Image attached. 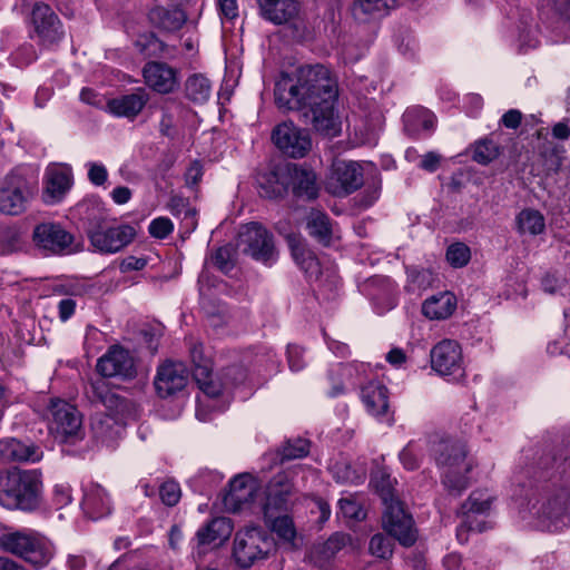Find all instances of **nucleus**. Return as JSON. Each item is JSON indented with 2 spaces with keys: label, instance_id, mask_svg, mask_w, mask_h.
I'll list each match as a JSON object with an SVG mask.
<instances>
[{
  "label": "nucleus",
  "instance_id": "aec40b11",
  "mask_svg": "<svg viewBox=\"0 0 570 570\" xmlns=\"http://www.w3.org/2000/svg\"><path fill=\"white\" fill-rule=\"evenodd\" d=\"M97 371L105 377L132 379L135 361L129 351L120 346L110 347L97 362Z\"/></svg>",
  "mask_w": 570,
  "mask_h": 570
},
{
  "label": "nucleus",
  "instance_id": "f257e3e1",
  "mask_svg": "<svg viewBox=\"0 0 570 570\" xmlns=\"http://www.w3.org/2000/svg\"><path fill=\"white\" fill-rule=\"evenodd\" d=\"M279 109L297 111L304 124L317 132L335 137L341 124L335 111L338 97L337 81L322 65H306L292 73L283 72L274 88Z\"/></svg>",
  "mask_w": 570,
  "mask_h": 570
},
{
  "label": "nucleus",
  "instance_id": "c03bdc74",
  "mask_svg": "<svg viewBox=\"0 0 570 570\" xmlns=\"http://www.w3.org/2000/svg\"><path fill=\"white\" fill-rule=\"evenodd\" d=\"M135 47L145 57H157L164 51V43L153 32L139 35Z\"/></svg>",
  "mask_w": 570,
  "mask_h": 570
},
{
  "label": "nucleus",
  "instance_id": "c85d7f7f",
  "mask_svg": "<svg viewBox=\"0 0 570 570\" xmlns=\"http://www.w3.org/2000/svg\"><path fill=\"white\" fill-rule=\"evenodd\" d=\"M41 456L42 452L33 444L13 438L0 440V458L4 461L37 462Z\"/></svg>",
  "mask_w": 570,
  "mask_h": 570
},
{
  "label": "nucleus",
  "instance_id": "13d9d810",
  "mask_svg": "<svg viewBox=\"0 0 570 570\" xmlns=\"http://www.w3.org/2000/svg\"><path fill=\"white\" fill-rule=\"evenodd\" d=\"M88 168V179L95 186H102L108 178L107 168L100 164L90 161L87 165Z\"/></svg>",
  "mask_w": 570,
  "mask_h": 570
},
{
  "label": "nucleus",
  "instance_id": "37998d69",
  "mask_svg": "<svg viewBox=\"0 0 570 570\" xmlns=\"http://www.w3.org/2000/svg\"><path fill=\"white\" fill-rule=\"evenodd\" d=\"M407 288L412 292L424 291L431 287L435 281L433 273L426 268H407Z\"/></svg>",
  "mask_w": 570,
  "mask_h": 570
},
{
  "label": "nucleus",
  "instance_id": "4c0bfd02",
  "mask_svg": "<svg viewBox=\"0 0 570 570\" xmlns=\"http://www.w3.org/2000/svg\"><path fill=\"white\" fill-rule=\"evenodd\" d=\"M517 227L520 234L537 236L546 230L544 216L537 209L527 208L517 216Z\"/></svg>",
  "mask_w": 570,
  "mask_h": 570
},
{
  "label": "nucleus",
  "instance_id": "a19ab883",
  "mask_svg": "<svg viewBox=\"0 0 570 570\" xmlns=\"http://www.w3.org/2000/svg\"><path fill=\"white\" fill-rule=\"evenodd\" d=\"M500 155V146L492 139L484 138L473 146L472 159L480 165H488Z\"/></svg>",
  "mask_w": 570,
  "mask_h": 570
},
{
  "label": "nucleus",
  "instance_id": "052dcab7",
  "mask_svg": "<svg viewBox=\"0 0 570 570\" xmlns=\"http://www.w3.org/2000/svg\"><path fill=\"white\" fill-rule=\"evenodd\" d=\"M194 379L197 382L199 389L207 396L217 397L220 395L223 387L220 384L215 383L212 380V372L207 373L206 376H204V379H199V377H194Z\"/></svg>",
  "mask_w": 570,
  "mask_h": 570
},
{
  "label": "nucleus",
  "instance_id": "e433bc0d",
  "mask_svg": "<svg viewBox=\"0 0 570 570\" xmlns=\"http://www.w3.org/2000/svg\"><path fill=\"white\" fill-rule=\"evenodd\" d=\"M265 519L272 532L275 533L279 540L294 546L297 532L292 515L288 513H277L273 514V517H265Z\"/></svg>",
  "mask_w": 570,
  "mask_h": 570
},
{
  "label": "nucleus",
  "instance_id": "a878e982",
  "mask_svg": "<svg viewBox=\"0 0 570 570\" xmlns=\"http://www.w3.org/2000/svg\"><path fill=\"white\" fill-rule=\"evenodd\" d=\"M148 100L149 96L146 90L139 88L131 94L109 99L107 109L116 117L134 119L141 112Z\"/></svg>",
  "mask_w": 570,
  "mask_h": 570
},
{
  "label": "nucleus",
  "instance_id": "0e129e2a",
  "mask_svg": "<svg viewBox=\"0 0 570 570\" xmlns=\"http://www.w3.org/2000/svg\"><path fill=\"white\" fill-rule=\"evenodd\" d=\"M311 512L318 513L320 517L317 522L322 525L324 524L331 517V508L330 504L323 500L322 498H313L311 499Z\"/></svg>",
  "mask_w": 570,
  "mask_h": 570
},
{
  "label": "nucleus",
  "instance_id": "58836bf2",
  "mask_svg": "<svg viewBox=\"0 0 570 570\" xmlns=\"http://www.w3.org/2000/svg\"><path fill=\"white\" fill-rule=\"evenodd\" d=\"M186 96L196 104L206 102L212 94L210 81L203 75L190 76L185 83Z\"/></svg>",
  "mask_w": 570,
  "mask_h": 570
},
{
  "label": "nucleus",
  "instance_id": "6e6d98bb",
  "mask_svg": "<svg viewBox=\"0 0 570 570\" xmlns=\"http://www.w3.org/2000/svg\"><path fill=\"white\" fill-rule=\"evenodd\" d=\"M400 460L407 470H415L420 466L419 449L415 443L410 442L400 453Z\"/></svg>",
  "mask_w": 570,
  "mask_h": 570
},
{
  "label": "nucleus",
  "instance_id": "ea45409f",
  "mask_svg": "<svg viewBox=\"0 0 570 570\" xmlns=\"http://www.w3.org/2000/svg\"><path fill=\"white\" fill-rule=\"evenodd\" d=\"M403 121L406 130L416 131L419 128L430 130L434 127V115L424 108H413L406 110L403 115Z\"/></svg>",
  "mask_w": 570,
  "mask_h": 570
},
{
  "label": "nucleus",
  "instance_id": "6e6552de",
  "mask_svg": "<svg viewBox=\"0 0 570 570\" xmlns=\"http://www.w3.org/2000/svg\"><path fill=\"white\" fill-rule=\"evenodd\" d=\"M36 193V185L12 170L0 180V212L17 216L27 210Z\"/></svg>",
  "mask_w": 570,
  "mask_h": 570
},
{
  "label": "nucleus",
  "instance_id": "f03ea898",
  "mask_svg": "<svg viewBox=\"0 0 570 570\" xmlns=\"http://www.w3.org/2000/svg\"><path fill=\"white\" fill-rule=\"evenodd\" d=\"M42 500V475L38 470L9 472L0 482V505L6 509L32 512Z\"/></svg>",
  "mask_w": 570,
  "mask_h": 570
},
{
  "label": "nucleus",
  "instance_id": "3c124183",
  "mask_svg": "<svg viewBox=\"0 0 570 570\" xmlns=\"http://www.w3.org/2000/svg\"><path fill=\"white\" fill-rule=\"evenodd\" d=\"M159 497L167 507L176 505L181 497L180 487L175 481H166L159 487Z\"/></svg>",
  "mask_w": 570,
  "mask_h": 570
},
{
  "label": "nucleus",
  "instance_id": "de8ad7c7",
  "mask_svg": "<svg viewBox=\"0 0 570 570\" xmlns=\"http://www.w3.org/2000/svg\"><path fill=\"white\" fill-rule=\"evenodd\" d=\"M309 452V442L305 439H294L287 441L281 451L282 461L294 460L307 455Z\"/></svg>",
  "mask_w": 570,
  "mask_h": 570
},
{
  "label": "nucleus",
  "instance_id": "680f3d73",
  "mask_svg": "<svg viewBox=\"0 0 570 570\" xmlns=\"http://www.w3.org/2000/svg\"><path fill=\"white\" fill-rule=\"evenodd\" d=\"M387 8V0H355L354 11L360 10L363 13H373Z\"/></svg>",
  "mask_w": 570,
  "mask_h": 570
},
{
  "label": "nucleus",
  "instance_id": "4be33fe9",
  "mask_svg": "<svg viewBox=\"0 0 570 570\" xmlns=\"http://www.w3.org/2000/svg\"><path fill=\"white\" fill-rule=\"evenodd\" d=\"M255 491L256 487L249 474L235 476L224 494V508L233 513L242 511L253 502Z\"/></svg>",
  "mask_w": 570,
  "mask_h": 570
},
{
  "label": "nucleus",
  "instance_id": "7c9ffc66",
  "mask_svg": "<svg viewBox=\"0 0 570 570\" xmlns=\"http://www.w3.org/2000/svg\"><path fill=\"white\" fill-rule=\"evenodd\" d=\"M233 532V524L228 518H214L196 532L198 548L203 546H219L226 541Z\"/></svg>",
  "mask_w": 570,
  "mask_h": 570
},
{
  "label": "nucleus",
  "instance_id": "c756f323",
  "mask_svg": "<svg viewBox=\"0 0 570 570\" xmlns=\"http://www.w3.org/2000/svg\"><path fill=\"white\" fill-rule=\"evenodd\" d=\"M149 22L165 32L179 30L187 21V14L178 7L165 8L156 6L148 12Z\"/></svg>",
  "mask_w": 570,
  "mask_h": 570
},
{
  "label": "nucleus",
  "instance_id": "5fc2aeb1",
  "mask_svg": "<svg viewBox=\"0 0 570 570\" xmlns=\"http://www.w3.org/2000/svg\"><path fill=\"white\" fill-rule=\"evenodd\" d=\"M174 229L171 220L167 217H158L150 222L149 234L156 238H166Z\"/></svg>",
  "mask_w": 570,
  "mask_h": 570
},
{
  "label": "nucleus",
  "instance_id": "f3484780",
  "mask_svg": "<svg viewBox=\"0 0 570 570\" xmlns=\"http://www.w3.org/2000/svg\"><path fill=\"white\" fill-rule=\"evenodd\" d=\"M31 23L39 41L47 47L57 45L65 36L61 21L46 3H36L31 11Z\"/></svg>",
  "mask_w": 570,
  "mask_h": 570
},
{
  "label": "nucleus",
  "instance_id": "39448f33",
  "mask_svg": "<svg viewBox=\"0 0 570 570\" xmlns=\"http://www.w3.org/2000/svg\"><path fill=\"white\" fill-rule=\"evenodd\" d=\"M91 391L95 400L100 402L114 415L96 417L92 421L91 426L97 438L104 440L111 436V429L118 420L136 416V403L114 392L104 380L94 382Z\"/></svg>",
  "mask_w": 570,
  "mask_h": 570
},
{
  "label": "nucleus",
  "instance_id": "09e8293b",
  "mask_svg": "<svg viewBox=\"0 0 570 570\" xmlns=\"http://www.w3.org/2000/svg\"><path fill=\"white\" fill-rule=\"evenodd\" d=\"M170 213L175 216L184 215V219L190 218V226H196V210L191 208L184 197L173 196L168 203Z\"/></svg>",
  "mask_w": 570,
  "mask_h": 570
},
{
  "label": "nucleus",
  "instance_id": "412c9836",
  "mask_svg": "<svg viewBox=\"0 0 570 570\" xmlns=\"http://www.w3.org/2000/svg\"><path fill=\"white\" fill-rule=\"evenodd\" d=\"M136 230L130 225H118L90 234L91 244L102 253H116L134 239Z\"/></svg>",
  "mask_w": 570,
  "mask_h": 570
},
{
  "label": "nucleus",
  "instance_id": "6ab92c4d",
  "mask_svg": "<svg viewBox=\"0 0 570 570\" xmlns=\"http://www.w3.org/2000/svg\"><path fill=\"white\" fill-rule=\"evenodd\" d=\"M189 371L181 362L167 361L157 370L155 387L160 397L175 395L187 385Z\"/></svg>",
  "mask_w": 570,
  "mask_h": 570
},
{
  "label": "nucleus",
  "instance_id": "cd10ccee",
  "mask_svg": "<svg viewBox=\"0 0 570 570\" xmlns=\"http://www.w3.org/2000/svg\"><path fill=\"white\" fill-rule=\"evenodd\" d=\"M289 173V184L293 193L297 197L314 199L318 195V185L316 174L301 165H287Z\"/></svg>",
  "mask_w": 570,
  "mask_h": 570
},
{
  "label": "nucleus",
  "instance_id": "0eeeda50",
  "mask_svg": "<svg viewBox=\"0 0 570 570\" xmlns=\"http://www.w3.org/2000/svg\"><path fill=\"white\" fill-rule=\"evenodd\" d=\"M47 420L50 434L61 443L72 442L82 435L80 412L76 406L63 400L55 399L50 401Z\"/></svg>",
  "mask_w": 570,
  "mask_h": 570
},
{
  "label": "nucleus",
  "instance_id": "338daca9",
  "mask_svg": "<svg viewBox=\"0 0 570 570\" xmlns=\"http://www.w3.org/2000/svg\"><path fill=\"white\" fill-rule=\"evenodd\" d=\"M220 14L228 19L234 20L238 17V7L236 0H217Z\"/></svg>",
  "mask_w": 570,
  "mask_h": 570
},
{
  "label": "nucleus",
  "instance_id": "c9c22d12",
  "mask_svg": "<svg viewBox=\"0 0 570 570\" xmlns=\"http://www.w3.org/2000/svg\"><path fill=\"white\" fill-rule=\"evenodd\" d=\"M288 244L295 262L308 277L317 278L321 274L318 259L296 237H289Z\"/></svg>",
  "mask_w": 570,
  "mask_h": 570
},
{
  "label": "nucleus",
  "instance_id": "a18cd8bd",
  "mask_svg": "<svg viewBox=\"0 0 570 570\" xmlns=\"http://www.w3.org/2000/svg\"><path fill=\"white\" fill-rule=\"evenodd\" d=\"M190 358L194 365V377L204 379L207 373L212 372V361L209 357L205 356L202 344H195L190 348Z\"/></svg>",
  "mask_w": 570,
  "mask_h": 570
},
{
  "label": "nucleus",
  "instance_id": "a211bd4d",
  "mask_svg": "<svg viewBox=\"0 0 570 570\" xmlns=\"http://www.w3.org/2000/svg\"><path fill=\"white\" fill-rule=\"evenodd\" d=\"M541 525L549 531H560L570 524V494L564 491L547 499L538 511Z\"/></svg>",
  "mask_w": 570,
  "mask_h": 570
},
{
  "label": "nucleus",
  "instance_id": "9b49d317",
  "mask_svg": "<svg viewBox=\"0 0 570 570\" xmlns=\"http://www.w3.org/2000/svg\"><path fill=\"white\" fill-rule=\"evenodd\" d=\"M296 469L278 472L268 482L266 488V502L264 504V517L287 512L293 507L294 476Z\"/></svg>",
  "mask_w": 570,
  "mask_h": 570
},
{
  "label": "nucleus",
  "instance_id": "8fccbe9b",
  "mask_svg": "<svg viewBox=\"0 0 570 570\" xmlns=\"http://www.w3.org/2000/svg\"><path fill=\"white\" fill-rule=\"evenodd\" d=\"M340 513L351 520L361 521L365 519L366 512L363 507L352 497L342 498L338 501Z\"/></svg>",
  "mask_w": 570,
  "mask_h": 570
},
{
  "label": "nucleus",
  "instance_id": "bf43d9fd",
  "mask_svg": "<svg viewBox=\"0 0 570 570\" xmlns=\"http://www.w3.org/2000/svg\"><path fill=\"white\" fill-rule=\"evenodd\" d=\"M72 501L71 487L68 483H57L53 487V502L58 508H63Z\"/></svg>",
  "mask_w": 570,
  "mask_h": 570
},
{
  "label": "nucleus",
  "instance_id": "49530a36",
  "mask_svg": "<svg viewBox=\"0 0 570 570\" xmlns=\"http://www.w3.org/2000/svg\"><path fill=\"white\" fill-rule=\"evenodd\" d=\"M445 256L452 267L461 268L470 262L471 250L463 243H454L448 247Z\"/></svg>",
  "mask_w": 570,
  "mask_h": 570
},
{
  "label": "nucleus",
  "instance_id": "bb28decb",
  "mask_svg": "<svg viewBox=\"0 0 570 570\" xmlns=\"http://www.w3.org/2000/svg\"><path fill=\"white\" fill-rule=\"evenodd\" d=\"M81 508L90 519L98 520L110 514L111 501L101 485L89 483L83 489Z\"/></svg>",
  "mask_w": 570,
  "mask_h": 570
},
{
  "label": "nucleus",
  "instance_id": "774afa93",
  "mask_svg": "<svg viewBox=\"0 0 570 570\" xmlns=\"http://www.w3.org/2000/svg\"><path fill=\"white\" fill-rule=\"evenodd\" d=\"M522 120V114L518 109L508 110L501 118V124L509 129H517Z\"/></svg>",
  "mask_w": 570,
  "mask_h": 570
},
{
  "label": "nucleus",
  "instance_id": "f704fd0d",
  "mask_svg": "<svg viewBox=\"0 0 570 570\" xmlns=\"http://www.w3.org/2000/svg\"><path fill=\"white\" fill-rule=\"evenodd\" d=\"M492 504V498L484 491H474L470 494L468 500L462 504L461 512L466 519L471 513L483 514L487 513ZM470 531L482 532L484 527L481 524L473 525L469 520L465 521Z\"/></svg>",
  "mask_w": 570,
  "mask_h": 570
},
{
  "label": "nucleus",
  "instance_id": "ddd939ff",
  "mask_svg": "<svg viewBox=\"0 0 570 570\" xmlns=\"http://www.w3.org/2000/svg\"><path fill=\"white\" fill-rule=\"evenodd\" d=\"M272 139L277 148L292 158H302L312 148L309 134L292 121L276 126L272 132Z\"/></svg>",
  "mask_w": 570,
  "mask_h": 570
},
{
  "label": "nucleus",
  "instance_id": "7ed1b4c3",
  "mask_svg": "<svg viewBox=\"0 0 570 570\" xmlns=\"http://www.w3.org/2000/svg\"><path fill=\"white\" fill-rule=\"evenodd\" d=\"M431 451L438 466L443 470V485L450 494L460 495L469 485L466 474L472 470L465 445L456 440L441 439L433 442Z\"/></svg>",
  "mask_w": 570,
  "mask_h": 570
},
{
  "label": "nucleus",
  "instance_id": "e2e57ef3",
  "mask_svg": "<svg viewBox=\"0 0 570 570\" xmlns=\"http://www.w3.org/2000/svg\"><path fill=\"white\" fill-rule=\"evenodd\" d=\"M303 348L297 345H288L287 358L289 368L294 372L301 371L305 366L303 360Z\"/></svg>",
  "mask_w": 570,
  "mask_h": 570
},
{
  "label": "nucleus",
  "instance_id": "9d476101",
  "mask_svg": "<svg viewBox=\"0 0 570 570\" xmlns=\"http://www.w3.org/2000/svg\"><path fill=\"white\" fill-rule=\"evenodd\" d=\"M385 511L382 517L383 529L403 547H412L417 540V530L412 515L403 503L392 494L383 497Z\"/></svg>",
  "mask_w": 570,
  "mask_h": 570
},
{
  "label": "nucleus",
  "instance_id": "603ef678",
  "mask_svg": "<svg viewBox=\"0 0 570 570\" xmlns=\"http://www.w3.org/2000/svg\"><path fill=\"white\" fill-rule=\"evenodd\" d=\"M370 552L381 559H387L392 556L393 549L391 541L381 533H376L371 538Z\"/></svg>",
  "mask_w": 570,
  "mask_h": 570
},
{
  "label": "nucleus",
  "instance_id": "72a5a7b5",
  "mask_svg": "<svg viewBox=\"0 0 570 570\" xmlns=\"http://www.w3.org/2000/svg\"><path fill=\"white\" fill-rule=\"evenodd\" d=\"M308 235L323 246H330L334 237L333 223L330 216L320 209H312L306 216Z\"/></svg>",
  "mask_w": 570,
  "mask_h": 570
},
{
  "label": "nucleus",
  "instance_id": "4d7b16f0",
  "mask_svg": "<svg viewBox=\"0 0 570 570\" xmlns=\"http://www.w3.org/2000/svg\"><path fill=\"white\" fill-rule=\"evenodd\" d=\"M213 263L219 271L227 274L234 267L232 249L228 246H223L216 249L213 255Z\"/></svg>",
  "mask_w": 570,
  "mask_h": 570
},
{
  "label": "nucleus",
  "instance_id": "864d4df0",
  "mask_svg": "<svg viewBox=\"0 0 570 570\" xmlns=\"http://www.w3.org/2000/svg\"><path fill=\"white\" fill-rule=\"evenodd\" d=\"M348 541L350 537L347 534L334 533L323 544L322 551L327 558H331L335 556L340 550H342L347 544Z\"/></svg>",
  "mask_w": 570,
  "mask_h": 570
},
{
  "label": "nucleus",
  "instance_id": "79ce46f5",
  "mask_svg": "<svg viewBox=\"0 0 570 570\" xmlns=\"http://www.w3.org/2000/svg\"><path fill=\"white\" fill-rule=\"evenodd\" d=\"M24 242L21 233L16 227L0 228V254L7 255L21 250Z\"/></svg>",
  "mask_w": 570,
  "mask_h": 570
},
{
  "label": "nucleus",
  "instance_id": "f8f14e48",
  "mask_svg": "<svg viewBox=\"0 0 570 570\" xmlns=\"http://www.w3.org/2000/svg\"><path fill=\"white\" fill-rule=\"evenodd\" d=\"M243 252L257 262L272 264L275 261V247L272 235L259 224L250 223L239 233Z\"/></svg>",
  "mask_w": 570,
  "mask_h": 570
},
{
  "label": "nucleus",
  "instance_id": "dca6fc26",
  "mask_svg": "<svg viewBox=\"0 0 570 570\" xmlns=\"http://www.w3.org/2000/svg\"><path fill=\"white\" fill-rule=\"evenodd\" d=\"M431 366L440 375L462 376L463 355L460 344L454 340H442L430 353Z\"/></svg>",
  "mask_w": 570,
  "mask_h": 570
},
{
  "label": "nucleus",
  "instance_id": "b1692460",
  "mask_svg": "<svg viewBox=\"0 0 570 570\" xmlns=\"http://www.w3.org/2000/svg\"><path fill=\"white\" fill-rule=\"evenodd\" d=\"M142 76L146 85L159 94L173 92L178 87L177 71L164 62L146 63Z\"/></svg>",
  "mask_w": 570,
  "mask_h": 570
},
{
  "label": "nucleus",
  "instance_id": "1a4fd4ad",
  "mask_svg": "<svg viewBox=\"0 0 570 570\" xmlns=\"http://www.w3.org/2000/svg\"><path fill=\"white\" fill-rule=\"evenodd\" d=\"M274 548L273 540L259 528H246L236 532L233 556L242 568H249L264 559Z\"/></svg>",
  "mask_w": 570,
  "mask_h": 570
},
{
  "label": "nucleus",
  "instance_id": "393cba45",
  "mask_svg": "<svg viewBox=\"0 0 570 570\" xmlns=\"http://www.w3.org/2000/svg\"><path fill=\"white\" fill-rule=\"evenodd\" d=\"M261 14L274 24L294 23L299 14L296 0H258Z\"/></svg>",
  "mask_w": 570,
  "mask_h": 570
},
{
  "label": "nucleus",
  "instance_id": "2f4dec72",
  "mask_svg": "<svg viewBox=\"0 0 570 570\" xmlns=\"http://www.w3.org/2000/svg\"><path fill=\"white\" fill-rule=\"evenodd\" d=\"M361 399L370 414L374 416L386 414L389 410V392L381 382L371 381L362 386Z\"/></svg>",
  "mask_w": 570,
  "mask_h": 570
},
{
  "label": "nucleus",
  "instance_id": "69168bd1",
  "mask_svg": "<svg viewBox=\"0 0 570 570\" xmlns=\"http://www.w3.org/2000/svg\"><path fill=\"white\" fill-rule=\"evenodd\" d=\"M224 377L228 384L235 385L245 381L246 371L243 366L233 365L225 370Z\"/></svg>",
  "mask_w": 570,
  "mask_h": 570
},
{
  "label": "nucleus",
  "instance_id": "423d86ee",
  "mask_svg": "<svg viewBox=\"0 0 570 570\" xmlns=\"http://www.w3.org/2000/svg\"><path fill=\"white\" fill-rule=\"evenodd\" d=\"M32 244L43 256L69 255L79 249V243L60 223L43 222L32 230Z\"/></svg>",
  "mask_w": 570,
  "mask_h": 570
},
{
  "label": "nucleus",
  "instance_id": "2eb2a0df",
  "mask_svg": "<svg viewBox=\"0 0 570 570\" xmlns=\"http://www.w3.org/2000/svg\"><path fill=\"white\" fill-rule=\"evenodd\" d=\"M41 198L46 205L61 203L73 185L71 167L67 165H50L47 167L42 180Z\"/></svg>",
  "mask_w": 570,
  "mask_h": 570
},
{
  "label": "nucleus",
  "instance_id": "20e7f679",
  "mask_svg": "<svg viewBox=\"0 0 570 570\" xmlns=\"http://www.w3.org/2000/svg\"><path fill=\"white\" fill-rule=\"evenodd\" d=\"M0 548L37 568L47 566L53 556L50 541L31 529L8 530L1 533Z\"/></svg>",
  "mask_w": 570,
  "mask_h": 570
},
{
  "label": "nucleus",
  "instance_id": "4468645a",
  "mask_svg": "<svg viewBox=\"0 0 570 570\" xmlns=\"http://www.w3.org/2000/svg\"><path fill=\"white\" fill-rule=\"evenodd\" d=\"M363 185L362 167L355 161L338 160L332 166L326 189L334 196H345Z\"/></svg>",
  "mask_w": 570,
  "mask_h": 570
},
{
  "label": "nucleus",
  "instance_id": "473e14b6",
  "mask_svg": "<svg viewBox=\"0 0 570 570\" xmlns=\"http://www.w3.org/2000/svg\"><path fill=\"white\" fill-rule=\"evenodd\" d=\"M456 308V297L444 291L428 297L422 304V313L430 320H446Z\"/></svg>",
  "mask_w": 570,
  "mask_h": 570
},
{
  "label": "nucleus",
  "instance_id": "5701e85b",
  "mask_svg": "<svg viewBox=\"0 0 570 570\" xmlns=\"http://www.w3.org/2000/svg\"><path fill=\"white\" fill-rule=\"evenodd\" d=\"M256 180L261 196L269 199L283 198L289 186L288 166H276L259 173Z\"/></svg>",
  "mask_w": 570,
  "mask_h": 570
}]
</instances>
